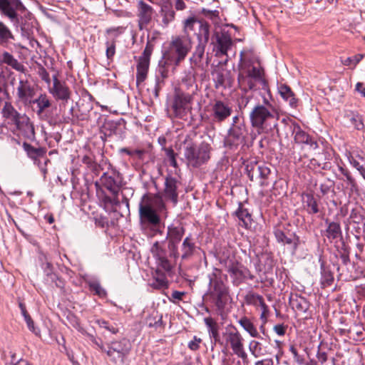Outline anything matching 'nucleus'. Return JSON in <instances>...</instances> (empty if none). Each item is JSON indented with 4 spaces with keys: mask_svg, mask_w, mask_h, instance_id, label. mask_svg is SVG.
I'll list each match as a JSON object with an SVG mask.
<instances>
[{
    "mask_svg": "<svg viewBox=\"0 0 365 365\" xmlns=\"http://www.w3.org/2000/svg\"><path fill=\"white\" fill-rule=\"evenodd\" d=\"M26 6L20 0H0V11L12 22H19L18 11L24 12Z\"/></svg>",
    "mask_w": 365,
    "mask_h": 365,
    "instance_id": "obj_12",
    "label": "nucleus"
},
{
    "mask_svg": "<svg viewBox=\"0 0 365 365\" xmlns=\"http://www.w3.org/2000/svg\"><path fill=\"white\" fill-rule=\"evenodd\" d=\"M170 65L173 66V64H165V60L159 62L158 68L155 73V82L164 84V81L168 76L167 66Z\"/></svg>",
    "mask_w": 365,
    "mask_h": 365,
    "instance_id": "obj_42",
    "label": "nucleus"
},
{
    "mask_svg": "<svg viewBox=\"0 0 365 365\" xmlns=\"http://www.w3.org/2000/svg\"><path fill=\"white\" fill-rule=\"evenodd\" d=\"M14 39L15 36L11 29L0 21V46L7 47Z\"/></svg>",
    "mask_w": 365,
    "mask_h": 365,
    "instance_id": "obj_28",
    "label": "nucleus"
},
{
    "mask_svg": "<svg viewBox=\"0 0 365 365\" xmlns=\"http://www.w3.org/2000/svg\"><path fill=\"white\" fill-rule=\"evenodd\" d=\"M166 214V205L161 194H145L139 204V217L142 229L150 235L161 233L160 215Z\"/></svg>",
    "mask_w": 365,
    "mask_h": 365,
    "instance_id": "obj_1",
    "label": "nucleus"
},
{
    "mask_svg": "<svg viewBox=\"0 0 365 365\" xmlns=\"http://www.w3.org/2000/svg\"><path fill=\"white\" fill-rule=\"evenodd\" d=\"M214 81L215 83L216 88L225 86V77L224 76V73L221 71H217L214 75Z\"/></svg>",
    "mask_w": 365,
    "mask_h": 365,
    "instance_id": "obj_60",
    "label": "nucleus"
},
{
    "mask_svg": "<svg viewBox=\"0 0 365 365\" xmlns=\"http://www.w3.org/2000/svg\"><path fill=\"white\" fill-rule=\"evenodd\" d=\"M210 38V25L206 21L200 23L199 33L197 34L198 43L207 45Z\"/></svg>",
    "mask_w": 365,
    "mask_h": 365,
    "instance_id": "obj_41",
    "label": "nucleus"
},
{
    "mask_svg": "<svg viewBox=\"0 0 365 365\" xmlns=\"http://www.w3.org/2000/svg\"><path fill=\"white\" fill-rule=\"evenodd\" d=\"M289 304L293 309L299 313H305L309 308V302L307 299L298 294L290 297Z\"/></svg>",
    "mask_w": 365,
    "mask_h": 365,
    "instance_id": "obj_25",
    "label": "nucleus"
},
{
    "mask_svg": "<svg viewBox=\"0 0 365 365\" xmlns=\"http://www.w3.org/2000/svg\"><path fill=\"white\" fill-rule=\"evenodd\" d=\"M263 74L264 71L260 66L252 64L241 65V70L238 75L240 88L245 91L254 89L257 82L264 81Z\"/></svg>",
    "mask_w": 365,
    "mask_h": 365,
    "instance_id": "obj_7",
    "label": "nucleus"
},
{
    "mask_svg": "<svg viewBox=\"0 0 365 365\" xmlns=\"http://www.w3.org/2000/svg\"><path fill=\"white\" fill-rule=\"evenodd\" d=\"M212 150L211 145L207 142L202 141L197 145L192 141L185 140L182 160L187 167L198 168L209 161Z\"/></svg>",
    "mask_w": 365,
    "mask_h": 365,
    "instance_id": "obj_4",
    "label": "nucleus"
},
{
    "mask_svg": "<svg viewBox=\"0 0 365 365\" xmlns=\"http://www.w3.org/2000/svg\"><path fill=\"white\" fill-rule=\"evenodd\" d=\"M7 65L13 69L24 73L26 72L25 66L20 63L11 53L6 51L0 52V65Z\"/></svg>",
    "mask_w": 365,
    "mask_h": 365,
    "instance_id": "obj_22",
    "label": "nucleus"
},
{
    "mask_svg": "<svg viewBox=\"0 0 365 365\" xmlns=\"http://www.w3.org/2000/svg\"><path fill=\"white\" fill-rule=\"evenodd\" d=\"M150 252L155 258L158 266L165 272L173 269V259H170L168 250L164 247V242L156 241L150 248Z\"/></svg>",
    "mask_w": 365,
    "mask_h": 365,
    "instance_id": "obj_11",
    "label": "nucleus"
},
{
    "mask_svg": "<svg viewBox=\"0 0 365 365\" xmlns=\"http://www.w3.org/2000/svg\"><path fill=\"white\" fill-rule=\"evenodd\" d=\"M192 48L190 38L185 36L172 37L163 52L165 64L178 66L183 61Z\"/></svg>",
    "mask_w": 365,
    "mask_h": 365,
    "instance_id": "obj_6",
    "label": "nucleus"
},
{
    "mask_svg": "<svg viewBox=\"0 0 365 365\" xmlns=\"http://www.w3.org/2000/svg\"><path fill=\"white\" fill-rule=\"evenodd\" d=\"M260 165L261 164H258L257 163H251L247 165L246 170L247 175L251 181H253L254 180H259Z\"/></svg>",
    "mask_w": 365,
    "mask_h": 365,
    "instance_id": "obj_47",
    "label": "nucleus"
},
{
    "mask_svg": "<svg viewBox=\"0 0 365 365\" xmlns=\"http://www.w3.org/2000/svg\"><path fill=\"white\" fill-rule=\"evenodd\" d=\"M201 341L202 339L200 338L195 336L193 339L188 343V347L192 351H196L199 349Z\"/></svg>",
    "mask_w": 365,
    "mask_h": 365,
    "instance_id": "obj_63",
    "label": "nucleus"
},
{
    "mask_svg": "<svg viewBox=\"0 0 365 365\" xmlns=\"http://www.w3.org/2000/svg\"><path fill=\"white\" fill-rule=\"evenodd\" d=\"M153 50V45L150 42L148 41L145 48L141 56L139 57L140 60H145L150 62V56Z\"/></svg>",
    "mask_w": 365,
    "mask_h": 365,
    "instance_id": "obj_57",
    "label": "nucleus"
},
{
    "mask_svg": "<svg viewBox=\"0 0 365 365\" xmlns=\"http://www.w3.org/2000/svg\"><path fill=\"white\" fill-rule=\"evenodd\" d=\"M90 290L93 292L95 294L100 297H105L107 295L106 291L101 287V284L97 281L90 282L89 284Z\"/></svg>",
    "mask_w": 365,
    "mask_h": 365,
    "instance_id": "obj_54",
    "label": "nucleus"
},
{
    "mask_svg": "<svg viewBox=\"0 0 365 365\" xmlns=\"http://www.w3.org/2000/svg\"><path fill=\"white\" fill-rule=\"evenodd\" d=\"M321 283L323 287L330 286L334 282V276L332 272L324 267L323 262L321 264Z\"/></svg>",
    "mask_w": 365,
    "mask_h": 365,
    "instance_id": "obj_44",
    "label": "nucleus"
},
{
    "mask_svg": "<svg viewBox=\"0 0 365 365\" xmlns=\"http://www.w3.org/2000/svg\"><path fill=\"white\" fill-rule=\"evenodd\" d=\"M364 57V55L362 54H357V55H355L352 57H348L346 58L345 60H344L342 61L343 64L344 66H351V65H354V66H356L359 62H360L361 61V59L363 58Z\"/></svg>",
    "mask_w": 365,
    "mask_h": 365,
    "instance_id": "obj_58",
    "label": "nucleus"
},
{
    "mask_svg": "<svg viewBox=\"0 0 365 365\" xmlns=\"http://www.w3.org/2000/svg\"><path fill=\"white\" fill-rule=\"evenodd\" d=\"M178 180L171 175H168L165 179V187L163 190V195L166 200H170L175 205L178 201Z\"/></svg>",
    "mask_w": 365,
    "mask_h": 365,
    "instance_id": "obj_20",
    "label": "nucleus"
},
{
    "mask_svg": "<svg viewBox=\"0 0 365 365\" xmlns=\"http://www.w3.org/2000/svg\"><path fill=\"white\" fill-rule=\"evenodd\" d=\"M247 267L238 262H232L229 264L227 272L237 283H241L245 280V272Z\"/></svg>",
    "mask_w": 365,
    "mask_h": 365,
    "instance_id": "obj_29",
    "label": "nucleus"
},
{
    "mask_svg": "<svg viewBox=\"0 0 365 365\" xmlns=\"http://www.w3.org/2000/svg\"><path fill=\"white\" fill-rule=\"evenodd\" d=\"M349 218L353 223L365 225L363 209L360 207H356L351 210Z\"/></svg>",
    "mask_w": 365,
    "mask_h": 365,
    "instance_id": "obj_45",
    "label": "nucleus"
},
{
    "mask_svg": "<svg viewBox=\"0 0 365 365\" xmlns=\"http://www.w3.org/2000/svg\"><path fill=\"white\" fill-rule=\"evenodd\" d=\"M149 64V61L138 59L136 73V83L138 86L144 82L146 79Z\"/></svg>",
    "mask_w": 365,
    "mask_h": 365,
    "instance_id": "obj_34",
    "label": "nucleus"
},
{
    "mask_svg": "<svg viewBox=\"0 0 365 365\" xmlns=\"http://www.w3.org/2000/svg\"><path fill=\"white\" fill-rule=\"evenodd\" d=\"M102 185L113 195H117L119 190V185L117 181L112 176L104 173L101 177Z\"/></svg>",
    "mask_w": 365,
    "mask_h": 365,
    "instance_id": "obj_33",
    "label": "nucleus"
},
{
    "mask_svg": "<svg viewBox=\"0 0 365 365\" xmlns=\"http://www.w3.org/2000/svg\"><path fill=\"white\" fill-rule=\"evenodd\" d=\"M270 173L271 170L267 165H265L264 164L260 165L259 180H260L259 184L261 186L264 187L268 185L267 180L268 179V177L270 175Z\"/></svg>",
    "mask_w": 365,
    "mask_h": 365,
    "instance_id": "obj_53",
    "label": "nucleus"
},
{
    "mask_svg": "<svg viewBox=\"0 0 365 365\" xmlns=\"http://www.w3.org/2000/svg\"><path fill=\"white\" fill-rule=\"evenodd\" d=\"M23 148L24 150L26 152L29 157L31 158H34L36 156L40 155V150L38 148H34L31 145L29 144L28 143L24 142L23 143Z\"/></svg>",
    "mask_w": 365,
    "mask_h": 365,
    "instance_id": "obj_56",
    "label": "nucleus"
},
{
    "mask_svg": "<svg viewBox=\"0 0 365 365\" xmlns=\"http://www.w3.org/2000/svg\"><path fill=\"white\" fill-rule=\"evenodd\" d=\"M197 88L195 69L190 68L188 71H185V76L181 81V86L178 90H182L186 93H191L193 96Z\"/></svg>",
    "mask_w": 365,
    "mask_h": 365,
    "instance_id": "obj_21",
    "label": "nucleus"
},
{
    "mask_svg": "<svg viewBox=\"0 0 365 365\" xmlns=\"http://www.w3.org/2000/svg\"><path fill=\"white\" fill-rule=\"evenodd\" d=\"M178 245L179 243L178 242L168 241V251L169 253V257L170 259H173V261L175 262L180 257V253L178 252Z\"/></svg>",
    "mask_w": 365,
    "mask_h": 365,
    "instance_id": "obj_51",
    "label": "nucleus"
},
{
    "mask_svg": "<svg viewBox=\"0 0 365 365\" xmlns=\"http://www.w3.org/2000/svg\"><path fill=\"white\" fill-rule=\"evenodd\" d=\"M210 289L207 296L215 304L217 310L222 312L227 303L229 288L222 280V272L221 269L214 268L208 274Z\"/></svg>",
    "mask_w": 365,
    "mask_h": 365,
    "instance_id": "obj_5",
    "label": "nucleus"
},
{
    "mask_svg": "<svg viewBox=\"0 0 365 365\" xmlns=\"http://www.w3.org/2000/svg\"><path fill=\"white\" fill-rule=\"evenodd\" d=\"M38 75L41 78V80L45 81L47 84L49 85L51 83L49 73L47 72L46 68L41 65H38Z\"/></svg>",
    "mask_w": 365,
    "mask_h": 365,
    "instance_id": "obj_59",
    "label": "nucleus"
},
{
    "mask_svg": "<svg viewBox=\"0 0 365 365\" xmlns=\"http://www.w3.org/2000/svg\"><path fill=\"white\" fill-rule=\"evenodd\" d=\"M202 21L197 20L195 16H190L185 19L183 22V30L184 32L189 35L191 31H195V26H198L200 27V23H202Z\"/></svg>",
    "mask_w": 365,
    "mask_h": 365,
    "instance_id": "obj_46",
    "label": "nucleus"
},
{
    "mask_svg": "<svg viewBox=\"0 0 365 365\" xmlns=\"http://www.w3.org/2000/svg\"><path fill=\"white\" fill-rule=\"evenodd\" d=\"M36 91L34 86L26 78H19L16 88V96L24 104H29L34 98Z\"/></svg>",
    "mask_w": 365,
    "mask_h": 365,
    "instance_id": "obj_17",
    "label": "nucleus"
},
{
    "mask_svg": "<svg viewBox=\"0 0 365 365\" xmlns=\"http://www.w3.org/2000/svg\"><path fill=\"white\" fill-rule=\"evenodd\" d=\"M162 21L164 26H168L175 19V11L170 4H163L161 7Z\"/></svg>",
    "mask_w": 365,
    "mask_h": 365,
    "instance_id": "obj_38",
    "label": "nucleus"
},
{
    "mask_svg": "<svg viewBox=\"0 0 365 365\" xmlns=\"http://www.w3.org/2000/svg\"><path fill=\"white\" fill-rule=\"evenodd\" d=\"M1 114L7 124L13 127L14 133L18 131L25 138L34 140V126L28 115L18 112L10 102L4 103Z\"/></svg>",
    "mask_w": 365,
    "mask_h": 365,
    "instance_id": "obj_2",
    "label": "nucleus"
},
{
    "mask_svg": "<svg viewBox=\"0 0 365 365\" xmlns=\"http://www.w3.org/2000/svg\"><path fill=\"white\" fill-rule=\"evenodd\" d=\"M29 329L34 333L35 334H38L39 331L36 329L34 327V322L31 319V316H27L26 319H24Z\"/></svg>",
    "mask_w": 365,
    "mask_h": 365,
    "instance_id": "obj_64",
    "label": "nucleus"
},
{
    "mask_svg": "<svg viewBox=\"0 0 365 365\" xmlns=\"http://www.w3.org/2000/svg\"><path fill=\"white\" fill-rule=\"evenodd\" d=\"M158 276L155 277V282H153V285L154 287L158 289H161L168 287V280L165 275L163 273H158Z\"/></svg>",
    "mask_w": 365,
    "mask_h": 365,
    "instance_id": "obj_55",
    "label": "nucleus"
},
{
    "mask_svg": "<svg viewBox=\"0 0 365 365\" xmlns=\"http://www.w3.org/2000/svg\"><path fill=\"white\" fill-rule=\"evenodd\" d=\"M236 215L241 220L245 227L251 223V215L247 209L243 208L241 205L236 211Z\"/></svg>",
    "mask_w": 365,
    "mask_h": 365,
    "instance_id": "obj_50",
    "label": "nucleus"
},
{
    "mask_svg": "<svg viewBox=\"0 0 365 365\" xmlns=\"http://www.w3.org/2000/svg\"><path fill=\"white\" fill-rule=\"evenodd\" d=\"M146 324L149 327H153L155 329L163 327V316L158 313V312L153 311L147 318Z\"/></svg>",
    "mask_w": 365,
    "mask_h": 365,
    "instance_id": "obj_43",
    "label": "nucleus"
},
{
    "mask_svg": "<svg viewBox=\"0 0 365 365\" xmlns=\"http://www.w3.org/2000/svg\"><path fill=\"white\" fill-rule=\"evenodd\" d=\"M192 101L191 93H186L182 90H175L172 104V109L176 117H182Z\"/></svg>",
    "mask_w": 365,
    "mask_h": 365,
    "instance_id": "obj_14",
    "label": "nucleus"
},
{
    "mask_svg": "<svg viewBox=\"0 0 365 365\" xmlns=\"http://www.w3.org/2000/svg\"><path fill=\"white\" fill-rule=\"evenodd\" d=\"M223 336L227 344L230 345L234 354L242 359H247V355L244 349L243 338L237 328L230 324L225 328Z\"/></svg>",
    "mask_w": 365,
    "mask_h": 365,
    "instance_id": "obj_9",
    "label": "nucleus"
},
{
    "mask_svg": "<svg viewBox=\"0 0 365 365\" xmlns=\"http://www.w3.org/2000/svg\"><path fill=\"white\" fill-rule=\"evenodd\" d=\"M250 120L253 128L261 130H267V123L274 120L273 114L264 105L257 104L250 113Z\"/></svg>",
    "mask_w": 365,
    "mask_h": 365,
    "instance_id": "obj_8",
    "label": "nucleus"
},
{
    "mask_svg": "<svg viewBox=\"0 0 365 365\" xmlns=\"http://www.w3.org/2000/svg\"><path fill=\"white\" fill-rule=\"evenodd\" d=\"M205 47L206 45L200 43H198L195 46V51H193L192 56L190 58L191 68L195 69V68H197L202 70L205 69L202 59L205 56Z\"/></svg>",
    "mask_w": 365,
    "mask_h": 365,
    "instance_id": "obj_23",
    "label": "nucleus"
},
{
    "mask_svg": "<svg viewBox=\"0 0 365 365\" xmlns=\"http://www.w3.org/2000/svg\"><path fill=\"white\" fill-rule=\"evenodd\" d=\"M106 45V57L109 60H112L115 53V41H107Z\"/></svg>",
    "mask_w": 365,
    "mask_h": 365,
    "instance_id": "obj_61",
    "label": "nucleus"
},
{
    "mask_svg": "<svg viewBox=\"0 0 365 365\" xmlns=\"http://www.w3.org/2000/svg\"><path fill=\"white\" fill-rule=\"evenodd\" d=\"M232 113V108L229 103L221 100L215 101L211 105V118L214 123L225 122Z\"/></svg>",
    "mask_w": 365,
    "mask_h": 365,
    "instance_id": "obj_13",
    "label": "nucleus"
},
{
    "mask_svg": "<svg viewBox=\"0 0 365 365\" xmlns=\"http://www.w3.org/2000/svg\"><path fill=\"white\" fill-rule=\"evenodd\" d=\"M303 204L309 214H317L319 211L317 201L312 194L307 193L303 196Z\"/></svg>",
    "mask_w": 365,
    "mask_h": 365,
    "instance_id": "obj_35",
    "label": "nucleus"
},
{
    "mask_svg": "<svg viewBox=\"0 0 365 365\" xmlns=\"http://www.w3.org/2000/svg\"><path fill=\"white\" fill-rule=\"evenodd\" d=\"M339 174L336 175L337 179L343 181L346 184V189L348 190L349 195L359 192V185L356 179L351 175V172L342 166H338Z\"/></svg>",
    "mask_w": 365,
    "mask_h": 365,
    "instance_id": "obj_18",
    "label": "nucleus"
},
{
    "mask_svg": "<svg viewBox=\"0 0 365 365\" xmlns=\"http://www.w3.org/2000/svg\"><path fill=\"white\" fill-rule=\"evenodd\" d=\"M195 250V244L193 242L190 237H186L183 240L181 245V259L185 261L190 259L193 255Z\"/></svg>",
    "mask_w": 365,
    "mask_h": 365,
    "instance_id": "obj_30",
    "label": "nucleus"
},
{
    "mask_svg": "<svg viewBox=\"0 0 365 365\" xmlns=\"http://www.w3.org/2000/svg\"><path fill=\"white\" fill-rule=\"evenodd\" d=\"M185 234V229L182 226H168L166 240L173 242L180 243Z\"/></svg>",
    "mask_w": 365,
    "mask_h": 365,
    "instance_id": "obj_32",
    "label": "nucleus"
},
{
    "mask_svg": "<svg viewBox=\"0 0 365 365\" xmlns=\"http://www.w3.org/2000/svg\"><path fill=\"white\" fill-rule=\"evenodd\" d=\"M249 349L251 354L255 357H259L264 355L262 344L257 341L252 340L249 344Z\"/></svg>",
    "mask_w": 365,
    "mask_h": 365,
    "instance_id": "obj_52",
    "label": "nucleus"
},
{
    "mask_svg": "<svg viewBox=\"0 0 365 365\" xmlns=\"http://www.w3.org/2000/svg\"><path fill=\"white\" fill-rule=\"evenodd\" d=\"M46 262L42 264V267L43 269L44 273L46 276V280L48 281H54L57 278V274L53 271V265L52 264L48 261L46 256H44Z\"/></svg>",
    "mask_w": 365,
    "mask_h": 365,
    "instance_id": "obj_49",
    "label": "nucleus"
},
{
    "mask_svg": "<svg viewBox=\"0 0 365 365\" xmlns=\"http://www.w3.org/2000/svg\"><path fill=\"white\" fill-rule=\"evenodd\" d=\"M240 324L243 329L247 331L250 335L252 337L259 338L262 339L263 338L259 334L256 327L253 323L246 317L241 318L239 320Z\"/></svg>",
    "mask_w": 365,
    "mask_h": 365,
    "instance_id": "obj_40",
    "label": "nucleus"
},
{
    "mask_svg": "<svg viewBox=\"0 0 365 365\" xmlns=\"http://www.w3.org/2000/svg\"><path fill=\"white\" fill-rule=\"evenodd\" d=\"M255 61H257V58L252 48H245L240 51V62L241 65L252 64Z\"/></svg>",
    "mask_w": 365,
    "mask_h": 365,
    "instance_id": "obj_37",
    "label": "nucleus"
},
{
    "mask_svg": "<svg viewBox=\"0 0 365 365\" xmlns=\"http://www.w3.org/2000/svg\"><path fill=\"white\" fill-rule=\"evenodd\" d=\"M326 237L331 242L341 238L342 232L339 223L336 222H329L326 230Z\"/></svg>",
    "mask_w": 365,
    "mask_h": 365,
    "instance_id": "obj_36",
    "label": "nucleus"
},
{
    "mask_svg": "<svg viewBox=\"0 0 365 365\" xmlns=\"http://www.w3.org/2000/svg\"><path fill=\"white\" fill-rule=\"evenodd\" d=\"M215 42L212 41L214 45L213 51L215 56L220 57L227 55L228 50L232 45V40L227 33L215 32L213 36Z\"/></svg>",
    "mask_w": 365,
    "mask_h": 365,
    "instance_id": "obj_16",
    "label": "nucleus"
},
{
    "mask_svg": "<svg viewBox=\"0 0 365 365\" xmlns=\"http://www.w3.org/2000/svg\"><path fill=\"white\" fill-rule=\"evenodd\" d=\"M87 336L96 348L106 354L110 361L115 364L123 363L130 351V344L126 339L103 343L101 339H96L92 334Z\"/></svg>",
    "mask_w": 365,
    "mask_h": 365,
    "instance_id": "obj_3",
    "label": "nucleus"
},
{
    "mask_svg": "<svg viewBox=\"0 0 365 365\" xmlns=\"http://www.w3.org/2000/svg\"><path fill=\"white\" fill-rule=\"evenodd\" d=\"M29 104H37V114L41 115L45 109L51 106V101L46 94H41L37 98L32 99Z\"/></svg>",
    "mask_w": 365,
    "mask_h": 365,
    "instance_id": "obj_39",
    "label": "nucleus"
},
{
    "mask_svg": "<svg viewBox=\"0 0 365 365\" xmlns=\"http://www.w3.org/2000/svg\"><path fill=\"white\" fill-rule=\"evenodd\" d=\"M274 233L278 242L292 245L294 250L297 249L299 240L294 234L287 235L280 229H276Z\"/></svg>",
    "mask_w": 365,
    "mask_h": 365,
    "instance_id": "obj_27",
    "label": "nucleus"
},
{
    "mask_svg": "<svg viewBox=\"0 0 365 365\" xmlns=\"http://www.w3.org/2000/svg\"><path fill=\"white\" fill-rule=\"evenodd\" d=\"M263 299L262 296L252 292H248L245 297V301L247 304L255 307L259 306Z\"/></svg>",
    "mask_w": 365,
    "mask_h": 365,
    "instance_id": "obj_48",
    "label": "nucleus"
},
{
    "mask_svg": "<svg viewBox=\"0 0 365 365\" xmlns=\"http://www.w3.org/2000/svg\"><path fill=\"white\" fill-rule=\"evenodd\" d=\"M136 7L138 28L140 30L145 29L152 21L154 10L150 5L142 0L138 1Z\"/></svg>",
    "mask_w": 365,
    "mask_h": 365,
    "instance_id": "obj_15",
    "label": "nucleus"
},
{
    "mask_svg": "<svg viewBox=\"0 0 365 365\" xmlns=\"http://www.w3.org/2000/svg\"><path fill=\"white\" fill-rule=\"evenodd\" d=\"M287 125L292 131V135H294V140L296 143H304V142H307L308 139H309V135L302 130L297 123L290 120L287 123Z\"/></svg>",
    "mask_w": 365,
    "mask_h": 365,
    "instance_id": "obj_26",
    "label": "nucleus"
},
{
    "mask_svg": "<svg viewBox=\"0 0 365 365\" xmlns=\"http://www.w3.org/2000/svg\"><path fill=\"white\" fill-rule=\"evenodd\" d=\"M277 89L280 96L285 101L288 102L292 108H296L297 107L299 100L296 98L294 93L289 86L282 83L278 86Z\"/></svg>",
    "mask_w": 365,
    "mask_h": 365,
    "instance_id": "obj_24",
    "label": "nucleus"
},
{
    "mask_svg": "<svg viewBox=\"0 0 365 365\" xmlns=\"http://www.w3.org/2000/svg\"><path fill=\"white\" fill-rule=\"evenodd\" d=\"M344 118L349 127H352L359 130L364 128V123L361 116L359 115L357 113L352 111L346 112Z\"/></svg>",
    "mask_w": 365,
    "mask_h": 365,
    "instance_id": "obj_31",
    "label": "nucleus"
},
{
    "mask_svg": "<svg viewBox=\"0 0 365 365\" xmlns=\"http://www.w3.org/2000/svg\"><path fill=\"white\" fill-rule=\"evenodd\" d=\"M50 93L57 100L68 101L71 97V91L65 82L58 80V76H53V87L49 90Z\"/></svg>",
    "mask_w": 365,
    "mask_h": 365,
    "instance_id": "obj_19",
    "label": "nucleus"
},
{
    "mask_svg": "<svg viewBox=\"0 0 365 365\" xmlns=\"http://www.w3.org/2000/svg\"><path fill=\"white\" fill-rule=\"evenodd\" d=\"M334 186V182L328 179L324 183L320 185V191L323 195L329 192L331 188Z\"/></svg>",
    "mask_w": 365,
    "mask_h": 365,
    "instance_id": "obj_62",
    "label": "nucleus"
},
{
    "mask_svg": "<svg viewBox=\"0 0 365 365\" xmlns=\"http://www.w3.org/2000/svg\"><path fill=\"white\" fill-rule=\"evenodd\" d=\"M247 135V126L230 127L224 139V145L230 149H236L245 143Z\"/></svg>",
    "mask_w": 365,
    "mask_h": 365,
    "instance_id": "obj_10",
    "label": "nucleus"
}]
</instances>
